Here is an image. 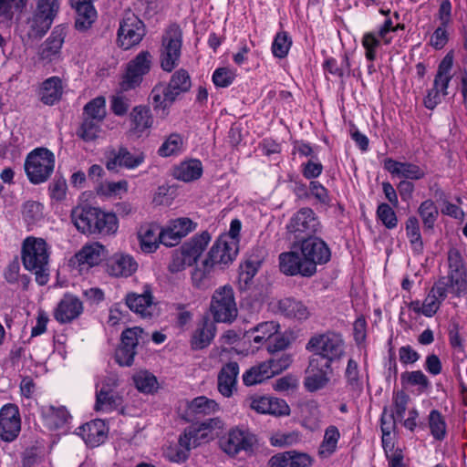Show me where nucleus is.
<instances>
[{
	"label": "nucleus",
	"mask_w": 467,
	"mask_h": 467,
	"mask_svg": "<svg viewBox=\"0 0 467 467\" xmlns=\"http://www.w3.org/2000/svg\"><path fill=\"white\" fill-rule=\"evenodd\" d=\"M216 333V326L213 321L208 317L202 318L198 323L196 329L194 330L191 345L194 350L202 349L208 347L213 339Z\"/></svg>",
	"instance_id": "obj_26"
},
{
	"label": "nucleus",
	"mask_w": 467,
	"mask_h": 467,
	"mask_svg": "<svg viewBox=\"0 0 467 467\" xmlns=\"http://www.w3.org/2000/svg\"><path fill=\"white\" fill-rule=\"evenodd\" d=\"M300 253L294 252V275L313 276L317 273V265L327 263L331 253L324 241L317 237H299Z\"/></svg>",
	"instance_id": "obj_1"
},
{
	"label": "nucleus",
	"mask_w": 467,
	"mask_h": 467,
	"mask_svg": "<svg viewBox=\"0 0 467 467\" xmlns=\"http://www.w3.org/2000/svg\"><path fill=\"white\" fill-rule=\"evenodd\" d=\"M182 32L179 26L171 25L162 36L161 66L171 72L179 62L182 48Z\"/></svg>",
	"instance_id": "obj_7"
},
{
	"label": "nucleus",
	"mask_w": 467,
	"mask_h": 467,
	"mask_svg": "<svg viewBox=\"0 0 467 467\" xmlns=\"http://www.w3.org/2000/svg\"><path fill=\"white\" fill-rule=\"evenodd\" d=\"M429 428L432 437L437 441H443L447 433V424L444 417L437 410L429 414Z\"/></svg>",
	"instance_id": "obj_49"
},
{
	"label": "nucleus",
	"mask_w": 467,
	"mask_h": 467,
	"mask_svg": "<svg viewBox=\"0 0 467 467\" xmlns=\"http://www.w3.org/2000/svg\"><path fill=\"white\" fill-rule=\"evenodd\" d=\"M152 65V56L149 51H140L126 67L125 74L120 81V89L128 91L140 85Z\"/></svg>",
	"instance_id": "obj_8"
},
{
	"label": "nucleus",
	"mask_w": 467,
	"mask_h": 467,
	"mask_svg": "<svg viewBox=\"0 0 467 467\" xmlns=\"http://www.w3.org/2000/svg\"><path fill=\"white\" fill-rule=\"evenodd\" d=\"M130 119L132 122L131 131L137 137L142 136L146 130L151 128L153 123L150 109L146 106H136L130 113Z\"/></svg>",
	"instance_id": "obj_33"
},
{
	"label": "nucleus",
	"mask_w": 467,
	"mask_h": 467,
	"mask_svg": "<svg viewBox=\"0 0 467 467\" xmlns=\"http://www.w3.org/2000/svg\"><path fill=\"white\" fill-rule=\"evenodd\" d=\"M99 216L96 220L93 234H110L118 229V220L114 213H105L99 209Z\"/></svg>",
	"instance_id": "obj_45"
},
{
	"label": "nucleus",
	"mask_w": 467,
	"mask_h": 467,
	"mask_svg": "<svg viewBox=\"0 0 467 467\" xmlns=\"http://www.w3.org/2000/svg\"><path fill=\"white\" fill-rule=\"evenodd\" d=\"M211 312L216 322H232L237 317L234 290L224 285L215 290L211 302Z\"/></svg>",
	"instance_id": "obj_9"
},
{
	"label": "nucleus",
	"mask_w": 467,
	"mask_h": 467,
	"mask_svg": "<svg viewBox=\"0 0 467 467\" xmlns=\"http://www.w3.org/2000/svg\"><path fill=\"white\" fill-rule=\"evenodd\" d=\"M400 380L403 386H419L422 389H426L430 386V381L428 378L420 370L406 371L401 374Z\"/></svg>",
	"instance_id": "obj_57"
},
{
	"label": "nucleus",
	"mask_w": 467,
	"mask_h": 467,
	"mask_svg": "<svg viewBox=\"0 0 467 467\" xmlns=\"http://www.w3.org/2000/svg\"><path fill=\"white\" fill-rule=\"evenodd\" d=\"M345 377L347 379V386L350 390L356 393L362 391L363 383L359 376L358 365L357 361L352 358H349L348 361Z\"/></svg>",
	"instance_id": "obj_50"
},
{
	"label": "nucleus",
	"mask_w": 467,
	"mask_h": 467,
	"mask_svg": "<svg viewBox=\"0 0 467 467\" xmlns=\"http://www.w3.org/2000/svg\"><path fill=\"white\" fill-rule=\"evenodd\" d=\"M410 400V396L404 391L400 390L395 392L392 397V409L389 413L394 414L395 418L401 420L408 408Z\"/></svg>",
	"instance_id": "obj_58"
},
{
	"label": "nucleus",
	"mask_w": 467,
	"mask_h": 467,
	"mask_svg": "<svg viewBox=\"0 0 467 467\" xmlns=\"http://www.w3.org/2000/svg\"><path fill=\"white\" fill-rule=\"evenodd\" d=\"M418 213L422 221L425 230H432L439 216V210L431 200L420 203Z\"/></svg>",
	"instance_id": "obj_46"
},
{
	"label": "nucleus",
	"mask_w": 467,
	"mask_h": 467,
	"mask_svg": "<svg viewBox=\"0 0 467 467\" xmlns=\"http://www.w3.org/2000/svg\"><path fill=\"white\" fill-rule=\"evenodd\" d=\"M194 433V430H185L183 434L180 436L178 444L168 448L165 453L166 457L174 462L186 461L189 457V451L199 446L196 439H192Z\"/></svg>",
	"instance_id": "obj_20"
},
{
	"label": "nucleus",
	"mask_w": 467,
	"mask_h": 467,
	"mask_svg": "<svg viewBox=\"0 0 467 467\" xmlns=\"http://www.w3.org/2000/svg\"><path fill=\"white\" fill-rule=\"evenodd\" d=\"M223 422L219 418L207 419L196 426H190L186 430H194V438L198 442V445H201L202 442H205L208 441V431H212L216 429H222Z\"/></svg>",
	"instance_id": "obj_42"
},
{
	"label": "nucleus",
	"mask_w": 467,
	"mask_h": 467,
	"mask_svg": "<svg viewBox=\"0 0 467 467\" xmlns=\"http://www.w3.org/2000/svg\"><path fill=\"white\" fill-rule=\"evenodd\" d=\"M22 215L28 224L36 223L42 217L41 204L34 201L25 202L22 208Z\"/></svg>",
	"instance_id": "obj_61"
},
{
	"label": "nucleus",
	"mask_w": 467,
	"mask_h": 467,
	"mask_svg": "<svg viewBox=\"0 0 467 467\" xmlns=\"http://www.w3.org/2000/svg\"><path fill=\"white\" fill-rule=\"evenodd\" d=\"M144 161V154L139 153L133 155L127 148L120 147L117 151H110V156L107 161L106 167L109 171L115 170L118 166L127 169H134L140 165Z\"/></svg>",
	"instance_id": "obj_21"
},
{
	"label": "nucleus",
	"mask_w": 467,
	"mask_h": 467,
	"mask_svg": "<svg viewBox=\"0 0 467 467\" xmlns=\"http://www.w3.org/2000/svg\"><path fill=\"white\" fill-rule=\"evenodd\" d=\"M302 175L307 180H313L319 177L323 171V165L317 160V157L309 159L300 165Z\"/></svg>",
	"instance_id": "obj_60"
},
{
	"label": "nucleus",
	"mask_w": 467,
	"mask_h": 467,
	"mask_svg": "<svg viewBox=\"0 0 467 467\" xmlns=\"http://www.w3.org/2000/svg\"><path fill=\"white\" fill-rule=\"evenodd\" d=\"M161 227L153 223H146L140 225L138 231L140 245L144 253H153L159 247V233Z\"/></svg>",
	"instance_id": "obj_28"
},
{
	"label": "nucleus",
	"mask_w": 467,
	"mask_h": 467,
	"mask_svg": "<svg viewBox=\"0 0 467 467\" xmlns=\"http://www.w3.org/2000/svg\"><path fill=\"white\" fill-rule=\"evenodd\" d=\"M279 325L274 321L262 322L246 332V337H252V342L256 345L270 341L278 332Z\"/></svg>",
	"instance_id": "obj_37"
},
{
	"label": "nucleus",
	"mask_w": 467,
	"mask_h": 467,
	"mask_svg": "<svg viewBox=\"0 0 467 467\" xmlns=\"http://www.w3.org/2000/svg\"><path fill=\"white\" fill-rule=\"evenodd\" d=\"M96 410L109 411L122 405V398L111 389L101 388L96 395Z\"/></svg>",
	"instance_id": "obj_40"
},
{
	"label": "nucleus",
	"mask_w": 467,
	"mask_h": 467,
	"mask_svg": "<svg viewBox=\"0 0 467 467\" xmlns=\"http://www.w3.org/2000/svg\"><path fill=\"white\" fill-rule=\"evenodd\" d=\"M377 217L388 229H394L398 225V217L394 210L388 203H380L377 208Z\"/></svg>",
	"instance_id": "obj_56"
},
{
	"label": "nucleus",
	"mask_w": 467,
	"mask_h": 467,
	"mask_svg": "<svg viewBox=\"0 0 467 467\" xmlns=\"http://www.w3.org/2000/svg\"><path fill=\"white\" fill-rule=\"evenodd\" d=\"M107 266L110 275L128 277L136 272L138 264L130 254H115L108 261Z\"/></svg>",
	"instance_id": "obj_22"
},
{
	"label": "nucleus",
	"mask_w": 467,
	"mask_h": 467,
	"mask_svg": "<svg viewBox=\"0 0 467 467\" xmlns=\"http://www.w3.org/2000/svg\"><path fill=\"white\" fill-rule=\"evenodd\" d=\"M291 42L288 40L286 33H279L274 39L272 51L275 57L283 58L286 57L289 51Z\"/></svg>",
	"instance_id": "obj_64"
},
{
	"label": "nucleus",
	"mask_w": 467,
	"mask_h": 467,
	"mask_svg": "<svg viewBox=\"0 0 467 467\" xmlns=\"http://www.w3.org/2000/svg\"><path fill=\"white\" fill-rule=\"evenodd\" d=\"M238 374L237 362H229L222 368L218 374V390L223 396L229 398L236 390Z\"/></svg>",
	"instance_id": "obj_25"
},
{
	"label": "nucleus",
	"mask_w": 467,
	"mask_h": 467,
	"mask_svg": "<svg viewBox=\"0 0 467 467\" xmlns=\"http://www.w3.org/2000/svg\"><path fill=\"white\" fill-rule=\"evenodd\" d=\"M406 235L412 250L417 254L422 253L423 241L420 231L419 221L415 216L409 217L406 222Z\"/></svg>",
	"instance_id": "obj_44"
},
{
	"label": "nucleus",
	"mask_w": 467,
	"mask_h": 467,
	"mask_svg": "<svg viewBox=\"0 0 467 467\" xmlns=\"http://www.w3.org/2000/svg\"><path fill=\"white\" fill-rule=\"evenodd\" d=\"M448 272L444 276L440 277L436 282H442L444 290L456 297L467 294V265L460 253L454 247L447 254Z\"/></svg>",
	"instance_id": "obj_4"
},
{
	"label": "nucleus",
	"mask_w": 467,
	"mask_h": 467,
	"mask_svg": "<svg viewBox=\"0 0 467 467\" xmlns=\"http://www.w3.org/2000/svg\"><path fill=\"white\" fill-rule=\"evenodd\" d=\"M263 263V258L256 257H249L244 265L240 266L239 276L240 279L243 280L245 284H248L254 276L257 274L259 268L261 267Z\"/></svg>",
	"instance_id": "obj_54"
},
{
	"label": "nucleus",
	"mask_w": 467,
	"mask_h": 467,
	"mask_svg": "<svg viewBox=\"0 0 467 467\" xmlns=\"http://www.w3.org/2000/svg\"><path fill=\"white\" fill-rule=\"evenodd\" d=\"M244 405L260 414L283 416L290 412V408L284 400L266 396H249L244 400Z\"/></svg>",
	"instance_id": "obj_13"
},
{
	"label": "nucleus",
	"mask_w": 467,
	"mask_h": 467,
	"mask_svg": "<svg viewBox=\"0 0 467 467\" xmlns=\"http://www.w3.org/2000/svg\"><path fill=\"white\" fill-rule=\"evenodd\" d=\"M317 218L310 208L300 209L294 218V237H311L317 229Z\"/></svg>",
	"instance_id": "obj_19"
},
{
	"label": "nucleus",
	"mask_w": 467,
	"mask_h": 467,
	"mask_svg": "<svg viewBox=\"0 0 467 467\" xmlns=\"http://www.w3.org/2000/svg\"><path fill=\"white\" fill-rule=\"evenodd\" d=\"M339 436L337 428L329 426L325 431L324 440L319 448V454L323 457L330 456L337 448Z\"/></svg>",
	"instance_id": "obj_51"
},
{
	"label": "nucleus",
	"mask_w": 467,
	"mask_h": 467,
	"mask_svg": "<svg viewBox=\"0 0 467 467\" xmlns=\"http://www.w3.org/2000/svg\"><path fill=\"white\" fill-rule=\"evenodd\" d=\"M21 431L18 407L8 403L0 410V438L7 442L16 439Z\"/></svg>",
	"instance_id": "obj_14"
},
{
	"label": "nucleus",
	"mask_w": 467,
	"mask_h": 467,
	"mask_svg": "<svg viewBox=\"0 0 467 467\" xmlns=\"http://www.w3.org/2000/svg\"><path fill=\"white\" fill-rule=\"evenodd\" d=\"M384 168L394 176L409 180H420L425 176V171L420 166L410 162H400L393 159L384 161Z\"/></svg>",
	"instance_id": "obj_24"
},
{
	"label": "nucleus",
	"mask_w": 467,
	"mask_h": 467,
	"mask_svg": "<svg viewBox=\"0 0 467 467\" xmlns=\"http://www.w3.org/2000/svg\"><path fill=\"white\" fill-rule=\"evenodd\" d=\"M63 93L62 81L58 77H52L46 79L40 89V100L46 105H54L57 102Z\"/></svg>",
	"instance_id": "obj_35"
},
{
	"label": "nucleus",
	"mask_w": 467,
	"mask_h": 467,
	"mask_svg": "<svg viewBox=\"0 0 467 467\" xmlns=\"http://www.w3.org/2000/svg\"><path fill=\"white\" fill-rule=\"evenodd\" d=\"M55 167V156L46 148H37L31 151L25 161V171L28 180L39 184L48 180Z\"/></svg>",
	"instance_id": "obj_5"
},
{
	"label": "nucleus",
	"mask_w": 467,
	"mask_h": 467,
	"mask_svg": "<svg viewBox=\"0 0 467 467\" xmlns=\"http://www.w3.org/2000/svg\"><path fill=\"white\" fill-rule=\"evenodd\" d=\"M443 283L435 282L424 301L422 302L423 307L422 315L428 317H432L439 310L441 302L445 300L448 293L444 290Z\"/></svg>",
	"instance_id": "obj_31"
},
{
	"label": "nucleus",
	"mask_w": 467,
	"mask_h": 467,
	"mask_svg": "<svg viewBox=\"0 0 467 467\" xmlns=\"http://www.w3.org/2000/svg\"><path fill=\"white\" fill-rule=\"evenodd\" d=\"M173 176L177 180L189 182L199 179L202 174V165L199 160L181 162L173 169Z\"/></svg>",
	"instance_id": "obj_36"
},
{
	"label": "nucleus",
	"mask_w": 467,
	"mask_h": 467,
	"mask_svg": "<svg viewBox=\"0 0 467 467\" xmlns=\"http://www.w3.org/2000/svg\"><path fill=\"white\" fill-rule=\"evenodd\" d=\"M256 442L254 435L240 429L231 430L220 440V447L228 455L234 456L241 451H249Z\"/></svg>",
	"instance_id": "obj_15"
},
{
	"label": "nucleus",
	"mask_w": 467,
	"mask_h": 467,
	"mask_svg": "<svg viewBox=\"0 0 467 467\" xmlns=\"http://www.w3.org/2000/svg\"><path fill=\"white\" fill-rule=\"evenodd\" d=\"M83 312V304L71 294L64 295L54 312V317L61 324L69 323Z\"/></svg>",
	"instance_id": "obj_16"
},
{
	"label": "nucleus",
	"mask_w": 467,
	"mask_h": 467,
	"mask_svg": "<svg viewBox=\"0 0 467 467\" xmlns=\"http://www.w3.org/2000/svg\"><path fill=\"white\" fill-rule=\"evenodd\" d=\"M237 252L235 241H228L227 237H219L209 250L203 265H211L213 268L215 266L223 268L234 260Z\"/></svg>",
	"instance_id": "obj_12"
},
{
	"label": "nucleus",
	"mask_w": 467,
	"mask_h": 467,
	"mask_svg": "<svg viewBox=\"0 0 467 467\" xmlns=\"http://www.w3.org/2000/svg\"><path fill=\"white\" fill-rule=\"evenodd\" d=\"M143 22L134 14H127L120 22L118 30L119 46L127 50L140 44L145 36Z\"/></svg>",
	"instance_id": "obj_11"
},
{
	"label": "nucleus",
	"mask_w": 467,
	"mask_h": 467,
	"mask_svg": "<svg viewBox=\"0 0 467 467\" xmlns=\"http://www.w3.org/2000/svg\"><path fill=\"white\" fill-rule=\"evenodd\" d=\"M171 95L172 92H169L164 84L156 85L150 93L154 109H161L166 114L165 111L175 101Z\"/></svg>",
	"instance_id": "obj_41"
},
{
	"label": "nucleus",
	"mask_w": 467,
	"mask_h": 467,
	"mask_svg": "<svg viewBox=\"0 0 467 467\" xmlns=\"http://www.w3.org/2000/svg\"><path fill=\"white\" fill-rule=\"evenodd\" d=\"M78 434L89 447H98L106 441L108 428L102 420L97 419L79 427Z\"/></svg>",
	"instance_id": "obj_18"
},
{
	"label": "nucleus",
	"mask_w": 467,
	"mask_h": 467,
	"mask_svg": "<svg viewBox=\"0 0 467 467\" xmlns=\"http://www.w3.org/2000/svg\"><path fill=\"white\" fill-rule=\"evenodd\" d=\"M133 381L138 390L151 393L156 389L157 379L148 371H140L133 376Z\"/></svg>",
	"instance_id": "obj_55"
},
{
	"label": "nucleus",
	"mask_w": 467,
	"mask_h": 467,
	"mask_svg": "<svg viewBox=\"0 0 467 467\" xmlns=\"http://www.w3.org/2000/svg\"><path fill=\"white\" fill-rule=\"evenodd\" d=\"M333 374L332 365L322 361L321 358H309L305 371L304 386L306 390L316 392L326 388Z\"/></svg>",
	"instance_id": "obj_10"
},
{
	"label": "nucleus",
	"mask_w": 467,
	"mask_h": 467,
	"mask_svg": "<svg viewBox=\"0 0 467 467\" xmlns=\"http://www.w3.org/2000/svg\"><path fill=\"white\" fill-rule=\"evenodd\" d=\"M70 4L77 14L76 28L82 31L89 28L97 18V12L91 0H70Z\"/></svg>",
	"instance_id": "obj_27"
},
{
	"label": "nucleus",
	"mask_w": 467,
	"mask_h": 467,
	"mask_svg": "<svg viewBox=\"0 0 467 467\" xmlns=\"http://www.w3.org/2000/svg\"><path fill=\"white\" fill-rule=\"evenodd\" d=\"M303 415V425L307 429L314 431L318 428L321 420V413L318 404L314 401H307L301 406Z\"/></svg>",
	"instance_id": "obj_43"
},
{
	"label": "nucleus",
	"mask_w": 467,
	"mask_h": 467,
	"mask_svg": "<svg viewBox=\"0 0 467 467\" xmlns=\"http://www.w3.org/2000/svg\"><path fill=\"white\" fill-rule=\"evenodd\" d=\"M69 413L65 407H51L47 416V421L53 429H59L67 423Z\"/></svg>",
	"instance_id": "obj_63"
},
{
	"label": "nucleus",
	"mask_w": 467,
	"mask_h": 467,
	"mask_svg": "<svg viewBox=\"0 0 467 467\" xmlns=\"http://www.w3.org/2000/svg\"><path fill=\"white\" fill-rule=\"evenodd\" d=\"M59 8L58 0H39L35 15L41 18H47L53 23Z\"/></svg>",
	"instance_id": "obj_59"
},
{
	"label": "nucleus",
	"mask_w": 467,
	"mask_h": 467,
	"mask_svg": "<svg viewBox=\"0 0 467 467\" xmlns=\"http://www.w3.org/2000/svg\"><path fill=\"white\" fill-rule=\"evenodd\" d=\"M165 87L169 92H172L171 96L176 100L181 94L188 92L192 87L189 73L182 68L175 71Z\"/></svg>",
	"instance_id": "obj_38"
},
{
	"label": "nucleus",
	"mask_w": 467,
	"mask_h": 467,
	"mask_svg": "<svg viewBox=\"0 0 467 467\" xmlns=\"http://www.w3.org/2000/svg\"><path fill=\"white\" fill-rule=\"evenodd\" d=\"M21 258L25 268L35 275L36 282L45 285L49 280V251L42 238L26 237L22 244Z\"/></svg>",
	"instance_id": "obj_2"
},
{
	"label": "nucleus",
	"mask_w": 467,
	"mask_h": 467,
	"mask_svg": "<svg viewBox=\"0 0 467 467\" xmlns=\"http://www.w3.org/2000/svg\"><path fill=\"white\" fill-rule=\"evenodd\" d=\"M273 371L272 361H262L245 370L242 379L245 386H254L274 377Z\"/></svg>",
	"instance_id": "obj_29"
},
{
	"label": "nucleus",
	"mask_w": 467,
	"mask_h": 467,
	"mask_svg": "<svg viewBox=\"0 0 467 467\" xmlns=\"http://www.w3.org/2000/svg\"><path fill=\"white\" fill-rule=\"evenodd\" d=\"M306 349L314 354L311 358H321L322 361L332 365L344 357L345 342L340 334L327 331L312 336Z\"/></svg>",
	"instance_id": "obj_3"
},
{
	"label": "nucleus",
	"mask_w": 467,
	"mask_h": 467,
	"mask_svg": "<svg viewBox=\"0 0 467 467\" xmlns=\"http://www.w3.org/2000/svg\"><path fill=\"white\" fill-rule=\"evenodd\" d=\"M213 267L211 265H204L196 267L192 273V284L193 287L200 290L209 289L213 285L212 278Z\"/></svg>",
	"instance_id": "obj_47"
},
{
	"label": "nucleus",
	"mask_w": 467,
	"mask_h": 467,
	"mask_svg": "<svg viewBox=\"0 0 467 467\" xmlns=\"http://www.w3.org/2000/svg\"><path fill=\"white\" fill-rule=\"evenodd\" d=\"M108 255V250L99 243H93L85 245L75 257L79 265H87L88 266L98 265Z\"/></svg>",
	"instance_id": "obj_30"
},
{
	"label": "nucleus",
	"mask_w": 467,
	"mask_h": 467,
	"mask_svg": "<svg viewBox=\"0 0 467 467\" xmlns=\"http://www.w3.org/2000/svg\"><path fill=\"white\" fill-rule=\"evenodd\" d=\"M103 121L83 117V121L77 134L85 141H91L98 138Z\"/></svg>",
	"instance_id": "obj_52"
},
{
	"label": "nucleus",
	"mask_w": 467,
	"mask_h": 467,
	"mask_svg": "<svg viewBox=\"0 0 467 467\" xmlns=\"http://www.w3.org/2000/svg\"><path fill=\"white\" fill-rule=\"evenodd\" d=\"M210 240L211 235L205 231L201 234L194 235L190 241L184 243L180 249L186 255L188 261L193 265L205 250Z\"/></svg>",
	"instance_id": "obj_32"
},
{
	"label": "nucleus",
	"mask_w": 467,
	"mask_h": 467,
	"mask_svg": "<svg viewBox=\"0 0 467 467\" xmlns=\"http://www.w3.org/2000/svg\"><path fill=\"white\" fill-rule=\"evenodd\" d=\"M99 209L91 206H78L71 212V221L76 228L83 234H93Z\"/></svg>",
	"instance_id": "obj_17"
},
{
	"label": "nucleus",
	"mask_w": 467,
	"mask_h": 467,
	"mask_svg": "<svg viewBox=\"0 0 467 467\" xmlns=\"http://www.w3.org/2000/svg\"><path fill=\"white\" fill-rule=\"evenodd\" d=\"M106 100L104 97H97L88 102L83 109V117L103 121L106 118Z\"/></svg>",
	"instance_id": "obj_48"
},
{
	"label": "nucleus",
	"mask_w": 467,
	"mask_h": 467,
	"mask_svg": "<svg viewBox=\"0 0 467 467\" xmlns=\"http://www.w3.org/2000/svg\"><path fill=\"white\" fill-rule=\"evenodd\" d=\"M153 297L150 290H145L142 294L129 293L125 301L127 306L134 313L142 317H150L153 314Z\"/></svg>",
	"instance_id": "obj_23"
},
{
	"label": "nucleus",
	"mask_w": 467,
	"mask_h": 467,
	"mask_svg": "<svg viewBox=\"0 0 467 467\" xmlns=\"http://www.w3.org/2000/svg\"><path fill=\"white\" fill-rule=\"evenodd\" d=\"M65 32L62 28H55L49 37L43 43L39 56L43 60H52L57 56L64 43Z\"/></svg>",
	"instance_id": "obj_34"
},
{
	"label": "nucleus",
	"mask_w": 467,
	"mask_h": 467,
	"mask_svg": "<svg viewBox=\"0 0 467 467\" xmlns=\"http://www.w3.org/2000/svg\"><path fill=\"white\" fill-rule=\"evenodd\" d=\"M217 403L204 396H200L192 400L189 410L195 415H209L217 410Z\"/></svg>",
	"instance_id": "obj_53"
},
{
	"label": "nucleus",
	"mask_w": 467,
	"mask_h": 467,
	"mask_svg": "<svg viewBox=\"0 0 467 467\" xmlns=\"http://www.w3.org/2000/svg\"><path fill=\"white\" fill-rule=\"evenodd\" d=\"M182 146V139L178 134H171L160 147L158 152L162 157L177 153Z\"/></svg>",
	"instance_id": "obj_62"
},
{
	"label": "nucleus",
	"mask_w": 467,
	"mask_h": 467,
	"mask_svg": "<svg viewBox=\"0 0 467 467\" xmlns=\"http://www.w3.org/2000/svg\"><path fill=\"white\" fill-rule=\"evenodd\" d=\"M453 65V55L448 53L441 61L437 74L434 78L433 88L430 89L424 98V105L429 109H433L441 101V97L448 94L447 89L452 78L451 70Z\"/></svg>",
	"instance_id": "obj_6"
},
{
	"label": "nucleus",
	"mask_w": 467,
	"mask_h": 467,
	"mask_svg": "<svg viewBox=\"0 0 467 467\" xmlns=\"http://www.w3.org/2000/svg\"><path fill=\"white\" fill-rule=\"evenodd\" d=\"M51 25L50 20L41 18L34 14L26 22V33L23 41L28 42L40 39L48 31Z\"/></svg>",
	"instance_id": "obj_39"
}]
</instances>
